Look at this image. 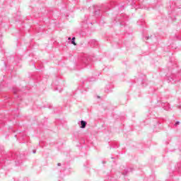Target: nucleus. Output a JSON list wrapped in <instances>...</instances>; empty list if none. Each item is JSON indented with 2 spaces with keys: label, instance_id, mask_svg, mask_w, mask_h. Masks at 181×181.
<instances>
[{
  "label": "nucleus",
  "instance_id": "1",
  "mask_svg": "<svg viewBox=\"0 0 181 181\" xmlns=\"http://www.w3.org/2000/svg\"><path fill=\"white\" fill-rule=\"evenodd\" d=\"M24 158L25 155L20 154L19 152L6 153L4 146H0V168H2L4 163H13L15 166H21L23 163Z\"/></svg>",
  "mask_w": 181,
  "mask_h": 181
},
{
  "label": "nucleus",
  "instance_id": "2",
  "mask_svg": "<svg viewBox=\"0 0 181 181\" xmlns=\"http://www.w3.org/2000/svg\"><path fill=\"white\" fill-rule=\"evenodd\" d=\"M168 71L172 73L171 76H168V81L169 83H176V81H179L181 78L180 73H178L177 75L173 74L176 73L177 71L176 69H177V62L176 61H172V59L170 60V62L168 63Z\"/></svg>",
  "mask_w": 181,
  "mask_h": 181
},
{
  "label": "nucleus",
  "instance_id": "3",
  "mask_svg": "<svg viewBox=\"0 0 181 181\" xmlns=\"http://www.w3.org/2000/svg\"><path fill=\"white\" fill-rule=\"evenodd\" d=\"M110 11L109 6H103L102 7H98L94 11V15L97 18V22L99 25H104V21H101L100 18L103 16H105V12H108Z\"/></svg>",
  "mask_w": 181,
  "mask_h": 181
},
{
  "label": "nucleus",
  "instance_id": "4",
  "mask_svg": "<svg viewBox=\"0 0 181 181\" xmlns=\"http://www.w3.org/2000/svg\"><path fill=\"white\" fill-rule=\"evenodd\" d=\"M4 62V67L6 69L8 66H11V64H17V63H20L22 58L19 56H13L11 55L6 57V61L5 59H1Z\"/></svg>",
  "mask_w": 181,
  "mask_h": 181
},
{
  "label": "nucleus",
  "instance_id": "5",
  "mask_svg": "<svg viewBox=\"0 0 181 181\" xmlns=\"http://www.w3.org/2000/svg\"><path fill=\"white\" fill-rule=\"evenodd\" d=\"M95 61V57L93 56H84L81 59V62L86 67H91L93 62Z\"/></svg>",
  "mask_w": 181,
  "mask_h": 181
},
{
  "label": "nucleus",
  "instance_id": "6",
  "mask_svg": "<svg viewBox=\"0 0 181 181\" xmlns=\"http://www.w3.org/2000/svg\"><path fill=\"white\" fill-rule=\"evenodd\" d=\"M129 18L128 16H127V14H124L122 13L121 15L118 16L115 19V21L116 23H117V22H119V25H121V26H125V22H127V21H128Z\"/></svg>",
  "mask_w": 181,
  "mask_h": 181
},
{
  "label": "nucleus",
  "instance_id": "7",
  "mask_svg": "<svg viewBox=\"0 0 181 181\" xmlns=\"http://www.w3.org/2000/svg\"><path fill=\"white\" fill-rule=\"evenodd\" d=\"M139 1V0H130L128 1L127 5H131L132 8H135L136 9L140 8L144 9L145 8L144 5L139 4L138 6H136V2Z\"/></svg>",
  "mask_w": 181,
  "mask_h": 181
},
{
  "label": "nucleus",
  "instance_id": "8",
  "mask_svg": "<svg viewBox=\"0 0 181 181\" xmlns=\"http://www.w3.org/2000/svg\"><path fill=\"white\" fill-rule=\"evenodd\" d=\"M91 81H94V78H89L82 82V88L85 90V91H87V88L90 87V83H91Z\"/></svg>",
  "mask_w": 181,
  "mask_h": 181
},
{
  "label": "nucleus",
  "instance_id": "9",
  "mask_svg": "<svg viewBox=\"0 0 181 181\" xmlns=\"http://www.w3.org/2000/svg\"><path fill=\"white\" fill-rule=\"evenodd\" d=\"M61 81H62V80H60V78H57V80L53 82V84L54 86H57V87L54 88V90L59 91V93H62V91H63V88H62V87H60V86H59V84H60Z\"/></svg>",
  "mask_w": 181,
  "mask_h": 181
},
{
  "label": "nucleus",
  "instance_id": "10",
  "mask_svg": "<svg viewBox=\"0 0 181 181\" xmlns=\"http://www.w3.org/2000/svg\"><path fill=\"white\" fill-rule=\"evenodd\" d=\"M131 172H134V168L126 167L124 172L122 173L124 176H128Z\"/></svg>",
  "mask_w": 181,
  "mask_h": 181
},
{
  "label": "nucleus",
  "instance_id": "11",
  "mask_svg": "<svg viewBox=\"0 0 181 181\" xmlns=\"http://www.w3.org/2000/svg\"><path fill=\"white\" fill-rule=\"evenodd\" d=\"M175 172H177L179 176H181V162L177 163L175 166Z\"/></svg>",
  "mask_w": 181,
  "mask_h": 181
},
{
  "label": "nucleus",
  "instance_id": "12",
  "mask_svg": "<svg viewBox=\"0 0 181 181\" xmlns=\"http://www.w3.org/2000/svg\"><path fill=\"white\" fill-rule=\"evenodd\" d=\"M168 15L169 18L172 19V21H176V18L175 17V9L171 8L170 10H168Z\"/></svg>",
  "mask_w": 181,
  "mask_h": 181
},
{
  "label": "nucleus",
  "instance_id": "13",
  "mask_svg": "<svg viewBox=\"0 0 181 181\" xmlns=\"http://www.w3.org/2000/svg\"><path fill=\"white\" fill-rule=\"evenodd\" d=\"M89 45L90 47H98V42L95 40H90L88 42Z\"/></svg>",
  "mask_w": 181,
  "mask_h": 181
},
{
  "label": "nucleus",
  "instance_id": "14",
  "mask_svg": "<svg viewBox=\"0 0 181 181\" xmlns=\"http://www.w3.org/2000/svg\"><path fill=\"white\" fill-rule=\"evenodd\" d=\"M145 40H151L153 42H157L158 39L155 35H151L145 37Z\"/></svg>",
  "mask_w": 181,
  "mask_h": 181
},
{
  "label": "nucleus",
  "instance_id": "15",
  "mask_svg": "<svg viewBox=\"0 0 181 181\" xmlns=\"http://www.w3.org/2000/svg\"><path fill=\"white\" fill-rule=\"evenodd\" d=\"M113 86L111 84H108L106 86L105 88V93H111L112 91Z\"/></svg>",
  "mask_w": 181,
  "mask_h": 181
},
{
  "label": "nucleus",
  "instance_id": "16",
  "mask_svg": "<svg viewBox=\"0 0 181 181\" xmlns=\"http://www.w3.org/2000/svg\"><path fill=\"white\" fill-rule=\"evenodd\" d=\"M21 91V90L18 88H13V93L14 94V98H19V95L18 93Z\"/></svg>",
  "mask_w": 181,
  "mask_h": 181
},
{
  "label": "nucleus",
  "instance_id": "17",
  "mask_svg": "<svg viewBox=\"0 0 181 181\" xmlns=\"http://www.w3.org/2000/svg\"><path fill=\"white\" fill-rule=\"evenodd\" d=\"M90 18L91 17L88 16H85V20L83 21V23H86V25H89V24L93 25V22L90 21Z\"/></svg>",
  "mask_w": 181,
  "mask_h": 181
},
{
  "label": "nucleus",
  "instance_id": "18",
  "mask_svg": "<svg viewBox=\"0 0 181 181\" xmlns=\"http://www.w3.org/2000/svg\"><path fill=\"white\" fill-rule=\"evenodd\" d=\"M80 125V128H81L82 129H84V128H86V127H87V122L84 121V120H81L80 122V123H78Z\"/></svg>",
  "mask_w": 181,
  "mask_h": 181
},
{
  "label": "nucleus",
  "instance_id": "19",
  "mask_svg": "<svg viewBox=\"0 0 181 181\" xmlns=\"http://www.w3.org/2000/svg\"><path fill=\"white\" fill-rule=\"evenodd\" d=\"M162 107L165 111H169V110H170V105L169 103H163Z\"/></svg>",
  "mask_w": 181,
  "mask_h": 181
},
{
  "label": "nucleus",
  "instance_id": "20",
  "mask_svg": "<svg viewBox=\"0 0 181 181\" xmlns=\"http://www.w3.org/2000/svg\"><path fill=\"white\" fill-rule=\"evenodd\" d=\"M68 40H71V45H74V46H76L77 44L76 43V37H73L72 38L69 37L68 38Z\"/></svg>",
  "mask_w": 181,
  "mask_h": 181
},
{
  "label": "nucleus",
  "instance_id": "21",
  "mask_svg": "<svg viewBox=\"0 0 181 181\" xmlns=\"http://www.w3.org/2000/svg\"><path fill=\"white\" fill-rule=\"evenodd\" d=\"M139 81L141 84L142 87H146V79H139Z\"/></svg>",
  "mask_w": 181,
  "mask_h": 181
},
{
  "label": "nucleus",
  "instance_id": "22",
  "mask_svg": "<svg viewBox=\"0 0 181 181\" xmlns=\"http://www.w3.org/2000/svg\"><path fill=\"white\" fill-rule=\"evenodd\" d=\"M119 146V144H118V142H113L110 144V148H117Z\"/></svg>",
  "mask_w": 181,
  "mask_h": 181
},
{
  "label": "nucleus",
  "instance_id": "23",
  "mask_svg": "<svg viewBox=\"0 0 181 181\" xmlns=\"http://www.w3.org/2000/svg\"><path fill=\"white\" fill-rule=\"evenodd\" d=\"M37 64L38 66L37 69H39V70L43 69V64L40 62H37Z\"/></svg>",
  "mask_w": 181,
  "mask_h": 181
},
{
  "label": "nucleus",
  "instance_id": "24",
  "mask_svg": "<svg viewBox=\"0 0 181 181\" xmlns=\"http://www.w3.org/2000/svg\"><path fill=\"white\" fill-rule=\"evenodd\" d=\"M165 181H173V174L170 175V177L168 178Z\"/></svg>",
  "mask_w": 181,
  "mask_h": 181
},
{
  "label": "nucleus",
  "instance_id": "25",
  "mask_svg": "<svg viewBox=\"0 0 181 181\" xmlns=\"http://www.w3.org/2000/svg\"><path fill=\"white\" fill-rule=\"evenodd\" d=\"M175 40H181V37L179 35H175Z\"/></svg>",
  "mask_w": 181,
  "mask_h": 181
},
{
  "label": "nucleus",
  "instance_id": "26",
  "mask_svg": "<svg viewBox=\"0 0 181 181\" xmlns=\"http://www.w3.org/2000/svg\"><path fill=\"white\" fill-rule=\"evenodd\" d=\"M30 65H33V66L35 67V69H36V64H35V62L31 61V62H30Z\"/></svg>",
  "mask_w": 181,
  "mask_h": 181
},
{
  "label": "nucleus",
  "instance_id": "27",
  "mask_svg": "<svg viewBox=\"0 0 181 181\" xmlns=\"http://www.w3.org/2000/svg\"><path fill=\"white\" fill-rule=\"evenodd\" d=\"M177 125H180V122L177 121V122L174 124V127H177Z\"/></svg>",
  "mask_w": 181,
  "mask_h": 181
},
{
  "label": "nucleus",
  "instance_id": "28",
  "mask_svg": "<svg viewBox=\"0 0 181 181\" xmlns=\"http://www.w3.org/2000/svg\"><path fill=\"white\" fill-rule=\"evenodd\" d=\"M2 33L0 32V43H2Z\"/></svg>",
  "mask_w": 181,
  "mask_h": 181
},
{
  "label": "nucleus",
  "instance_id": "29",
  "mask_svg": "<svg viewBox=\"0 0 181 181\" xmlns=\"http://www.w3.org/2000/svg\"><path fill=\"white\" fill-rule=\"evenodd\" d=\"M137 24L140 25L141 26H144V23L141 24V22H139V21L137 22Z\"/></svg>",
  "mask_w": 181,
  "mask_h": 181
},
{
  "label": "nucleus",
  "instance_id": "30",
  "mask_svg": "<svg viewBox=\"0 0 181 181\" xmlns=\"http://www.w3.org/2000/svg\"><path fill=\"white\" fill-rule=\"evenodd\" d=\"M25 138H26V136H25V135H23L21 137L22 139H25Z\"/></svg>",
  "mask_w": 181,
  "mask_h": 181
},
{
  "label": "nucleus",
  "instance_id": "31",
  "mask_svg": "<svg viewBox=\"0 0 181 181\" xmlns=\"http://www.w3.org/2000/svg\"><path fill=\"white\" fill-rule=\"evenodd\" d=\"M102 163H103V165H105V163H106L105 160H103L102 161Z\"/></svg>",
  "mask_w": 181,
  "mask_h": 181
},
{
  "label": "nucleus",
  "instance_id": "32",
  "mask_svg": "<svg viewBox=\"0 0 181 181\" xmlns=\"http://www.w3.org/2000/svg\"><path fill=\"white\" fill-rule=\"evenodd\" d=\"M57 166H62V163H57Z\"/></svg>",
  "mask_w": 181,
  "mask_h": 181
},
{
  "label": "nucleus",
  "instance_id": "33",
  "mask_svg": "<svg viewBox=\"0 0 181 181\" xmlns=\"http://www.w3.org/2000/svg\"><path fill=\"white\" fill-rule=\"evenodd\" d=\"M33 153H36V150H33Z\"/></svg>",
  "mask_w": 181,
  "mask_h": 181
},
{
  "label": "nucleus",
  "instance_id": "34",
  "mask_svg": "<svg viewBox=\"0 0 181 181\" xmlns=\"http://www.w3.org/2000/svg\"><path fill=\"white\" fill-rule=\"evenodd\" d=\"M81 33H82V35H83V36H84V35H86V33H83V31L81 32Z\"/></svg>",
  "mask_w": 181,
  "mask_h": 181
},
{
  "label": "nucleus",
  "instance_id": "35",
  "mask_svg": "<svg viewBox=\"0 0 181 181\" xmlns=\"http://www.w3.org/2000/svg\"><path fill=\"white\" fill-rule=\"evenodd\" d=\"M0 90H2V86L0 85Z\"/></svg>",
  "mask_w": 181,
  "mask_h": 181
},
{
  "label": "nucleus",
  "instance_id": "36",
  "mask_svg": "<svg viewBox=\"0 0 181 181\" xmlns=\"http://www.w3.org/2000/svg\"><path fill=\"white\" fill-rule=\"evenodd\" d=\"M0 124H4V122H2V121H0Z\"/></svg>",
  "mask_w": 181,
  "mask_h": 181
},
{
  "label": "nucleus",
  "instance_id": "37",
  "mask_svg": "<svg viewBox=\"0 0 181 181\" xmlns=\"http://www.w3.org/2000/svg\"><path fill=\"white\" fill-rule=\"evenodd\" d=\"M1 23H2V21H0V26H1Z\"/></svg>",
  "mask_w": 181,
  "mask_h": 181
},
{
  "label": "nucleus",
  "instance_id": "38",
  "mask_svg": "<svg viewBox=\"0 0 181 181\" xmlns=\"http://www.w3.org/2000/svg\"><path fill=\"white\" fill-rule=\"evenodd\" d=\"M112 159H115V158H114V157H112Z\"/></svg>",
  "mask_w": 181,
  "mask_h": 181
},
{
  "label": "nucleus",
  "instance_id": "39",
  "mask_svg": "<svg viewBox=\"0 0 181 181\" xmlns=\"http://www.w3.org/2000/svg\"><path fill=\"white\" fill-rule=\"evenodd\" d=\"M121 8H124V6H121Z\"/></svg>",
  "mask_w": 181,
  "mask_h": 181
},
{
  "label": "nucleus",
  "instance_id": "40",
  "mask_svg": "<svg viewBox=\"0 0 181 181\" xmlns=\"http://www.w3.org/2000/svg\"><path fill=\"white\" fill-rule=\"evenodd\" d=\"M81 93H82V94H84V92L82 91Z\"/></svg>",
  "mask_w": 181,
  "mask_h": 181
}]
</instances>
